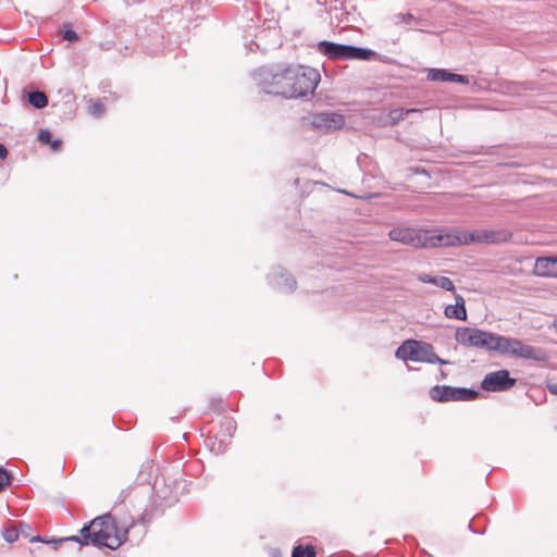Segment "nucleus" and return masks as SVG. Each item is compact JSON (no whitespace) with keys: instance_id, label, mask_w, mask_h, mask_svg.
Here are the masks:
<instances>
[{"instance_id":"nucleus-1","label":"nucleus","mask_w":557,"mask_h":557,"mask_svg":"<svg viewBox=\"0 0 557 557\" xmlns=\"http://www.w3.org/2000/svg\"><path fill=\"white\" fill-rule=\"evenodd\" d=\"M455 339L462 346L484 349L488 352L495 351L499 355H510L516 358L546 361V351L536 346L524 344L521 339L504 336L497 333L484 331L476 327H458Z\"/></svg>"},{"instance_id":"nucleus-2","label":"nucleus","mask_w":557,"mask_h":557,"mask_svg":"<svg viewBox=\"0 0 557 557\" xmlns=\"http://www.w3.org/2000/svg\"><path fill=\"white\" fill-rule=\"evenodd\" d=\"M286 91L282 92L283 98H301L313 94L321 76L318 70L304 66L287 64Z\"/></svg>"},{"instance_id":"nucleus-3","label":"nucleus","mask_w":557,"mask_h":557,"mask_svg":"<svg viewBox=\"0 0 557 557\" xmlns=\"http://www.w3.org/2000/svg\"><path fill=\"white\" fill-rule=\"evenodd\" d=\"M511 232L507 230H475L444 233V247L469 245L472 243L502 244L511 239Z\"/></svg>"},{"instance_id":"nucleus-4","label":"nucleus","mask_w":557,"mask_h":557,"mask_svg":"<svg viewBox=\"0 0 557 557\" xmlns=\"http://www.w3.org/2000/svg\"><path fill=\"white\" fill-rule=\"evenodd\" d=\"M286 72V63L263 65L253 73V79L264 94L282 97V92L286 91L287 86Z\"/></svg>"},{"instance_id":"nucleus-5","label":"nucleus","mask_w":557,"mask_h":557,"mask_svg":"<svg viewBox=\"0 0 557 557\" xmlns=\"http://www.w3.org/2000/svg\"><path fill=\"white\" fill-rule=\"evenodd\" d=\"M391 240L409 245L414 248L444 247V233L433 234L426 230L411 227H394L388 232Z\"/></svg>"},{"instance_id":"nucleus-6","label":"nucleus","mask_w":557,"mask_h":557,"mask_svg":"<svg viewBox=\"0 0 557 557\" xmlns=\"http://www.w3.org/2000/svg\"><path fill=\"white\" fill-rule=\"evenodd\" d=\"M395 356L398 359L411 360L414 362H425L431 364L450 363V361L444 360L435 354L432 344L417 339H406L403 342V344L396 349Z\"/></svg>"},{"instance_id":"nucleus-7","label":"nucleus","mask_w":557,"mask_h":557,"mask_svg":"<svg viewBox=\"0 0 557 557\" xmlns=\"http://www.w3.org/2000/svg\"><path fill=\"white\" fill-rule=\"evenodd\" d=\"M107 517H96L88 523H85L83 528L79 530V535H73L67 537H61L58 541L53 540V543H62L66 541H73L78 543L81 546L84 545H92L95 547H102L106 544V540L108 535L106 534L104 522Z\"/></svg>"},{"instance_id":"nucleus-8","label":"nucleus","mask_w":557,"mask_h":557,"mask_svg":"<svg viewBox=\"0 0 557 557\" xmlns=\"http://www.w3.org/2000/svg\"><path fill=\"white\" fill-rule=\"evenodd\" d=\"M345 120L342 114L334 112H322L308 114L300 120V126L304 129H315L321 133H327L333 129H339L344 126Z\"/></svg>"},{"instance_id":"nucleus-9","label":"nucleus","mask_w":557,"mask_h":557,"mask_svg":"<svg viewBox=\"0 0 557 557\" xmlns=\"http://www.w3.org/2000/svg\"><path fill=\"white\" fill-rule=\"evenodd\" d=\"M479 391L468 387H454L449 385H434L429 396L436 403L470 401L479 397Z\"/></svg>"},{"instance_id":"nucleus-10","label":"nucleus","mask_w":557,"mask_h":557,"mask_svg":"<svg viewBox=\"0 0 557 557\" xmlns=\"http://www.w3.org/2000/svg\"><path fill=\"white\" fill-rule=\"evenodd\" d=\"M101 517H107L103 522L106 527H108V529L104 530L108 539L102 547L114 550L127 540L128 530L134 525V521H132L129 525H125V523L120 524L111 515H102Z\"/></svg>"},{"instance_id":"nucleus-11","label":"nucleus","mask_w":557,"mask_h":557,"mask_svg":"<svg viewBox=\"0 0 557 557\" xmlns=\"http://www.w3.org/2000/svg\"><path fill=\"white\" fill-rule=\"evenodd\" d=\"M517 383L515 377L506 369L497 370L485 374L480 387L485 392H507Z\"/></svg>"},{"instance_id":"nucleus-12","label":"nucleus","mask_w":557,"mask_h":557,"mask_svg":"<svg viewBox=\"0 0 557 557\" xmlns=\"http://www.w3.org/2000/svg\"><path fill=\"white\" fill-rule=\"evenodd\" d=\"M269 284L281 293H293L296 289L297 282L292 274L283 268L277 267L268 275Z\"/></svg>"},{"instance_id":"nucleus-13","label":"nucleus","mask_w":557,"mask_h":557,"mask_svg":"<svg viewBox=\"0 0 557 557\" xmlns=\"http://www.w3.org/2000/svg\"><path fill=\"white\" fill-rule=\"evenodd\" d=\"M317 51L333 61L347 60L346 44L321 40L317 45Z\"/></svg>"},{"instance_id":"nucleus-14","label":"nucleus","mask_w":557,"mask_h":557,"mask_svg":"<svg viewBox=\"0 0 557 557\" xmlns=\"http://www.w3.org/2000/svg\"><path fill=\"white\" fill-rule=\"evenodd\" d=\"M534 274L557 277V257H539L534 264Z\"/></svg>"},{"instance_id":"nucleus-15","label":"nucleus","mask_w":557,"mask_h":557,"mask_svg":"<svg viewBox=\"0 0 557 557\" xmlns=\"http://www.w3.org/2000/svg\"><path fill=\"white\" fill-rule=\"evenodd\" d=\"M376 55L377 53L370 48L347 45V60L371 61Z\"/></svg>"},{"instance_id":"nucleus-16","label":"nucleus","mask_w":557,"mask_h":557,"mask_svg":"<svg viewBox=\"0 0 557 557\" xmlns=\"http://www.w3.org/2000/svg\"><path fill=\"white\" fill-rule=\"evenodd\" d=\"M444 314L448 319H456L459 321H466L468 318L466 305H462L461 302L446 306Z\"/></svg>"},{"instance_id":"nucleus-17","label":"nucleus","mask_w":557,"mask_h":557,"mask_svg":"<svg viewBox=\"0 0 557 557\" xmlns=\"http://www.w3.org/2000/svg\"><path fill=\"white\" fill-rule=\"evenodd\" d=\"M422 111L420 109L410 108V109H404V108H394L388 112V119L392 125L398 124L400 121H403L406 116H409L411 114H418Z\"/></svg>"},{"instance_id":"nucleus-18","label":"nucleus","mask_w":557,"mask_h":557,"mask_svg":"<svg viewBox=\"0 0 557 557\" xmlns=\"http://www.w3.org/2000/svg\"><path fill=\"white\" fill-rule=\"evenodd\" d=\"M27 101L35 109H44L49 102L47 95L39 90L27 92Z\"/></svg>"},{"instance_id":"nucleus-19","label":"nucleus","mask_w":557,"mask_h":557,"mask_svg":"<svg viewBox=\"0 0 557 557\" xmlns=\"http://www.w3.org/2000/svg\"><path fill=\"white\" fill-rule=\"evenodd\" d=\"M38 140L41 144L49 145L53 151H60L62 148V140L59 138L52 139V134L49 129H40Z\"/></svg>"},{"instance_id":"nucleus-20","label":"nucleus","mask_w":557,"mask_h":557,"mask_svg":"<svg viewBox=\"0 0 557 557\" xmlns=\"http://www.w3.org/2000/svg\"><path fill=\"white\" fill-rule=\"evenodd\" d=\"M317 552L313 545H296L292 550V557H315Z\"/></svg>"},{"instance_id":"nucleus-21","label":"nucleus","mask_w":557,"mask_h":557,"mask_svg":"<svg viewBox=\"0 0 557 557\" xmlns=\"http://www.w3.org/2000/svg\"><path fill=\"white\" fill-rule=\"evenodd\" d=\"M449 71L445 69H430L428 79L432 82H448Z\"/></svg>"},{"instance_id":"nucleus-22","label":"nucleus","mask_w":557,"mask_h":557,"mask_svg":"<svg viewBox=\"0 0 557 557\" xmlns=\"http://www.w3.org/2000/svg\"><path fill=\"white\" fill-rule=\"evenodd\" d=\"M61 37L63 40L70 42H76L79 40L78 34L75 30H73L69 24L63 25V29L61 30Z\"/></svg>"},{"instance_id":"nucleus-23","label":"nucleus","mask_w":557,"mask_h":557,"mask_svg":"<svg viewBox=\"0 0 557 557\" xmlns=\"http://www.w3.org/2000/svg\"><path fill=\"white\" fill-rule=\"evenodd\" d=\"M433 285L438 286L448 292L455 290V285L453 281L446 276H435Z\"/></svg>"},{"instance_id":"nucleus-24","label":"nucleus","mask_w":557,"mask_h":557,"mask_svg":"<svg viewBox=\"0 0 557 557\" xmlns=\"http://www.w3.org/2000/svg\"><path fill=\"white\" fill-rule=\"evenodd\" d=\"M104 112H106V107H104V104L101 101L96 100V101H92L90 103V106H89V113L92 116L99 119V117H101L104 114Z\"/></svg>"},{"instance_id":"nucleus-25","label":"nucleus","mask_w":557,"mask_h":557,"mask_svg":"<svg viewBox=\"0 0 557 557\" xmlns=\"http://www.w3.org/2000/svg\"><path fill=\"white\" fill-rule=\"evenodd\" d=\"M2 534L7 542L13 543L14 541H16L18 539L20 531L15 527L10 525V527L4 528Z\"/></svg>"},{"instance_id":"nucleus-26","label":"nucleus","mask_w":557,"mask_h":557,"mask_svg":"<svg viewBox=\"0 0 557 557\" xmlns=\"http://www.w3.org/2000/svg\"><path fill=\"white\" fill-rule=\"evenodd\" d=\"M11 479V473L3 467H0V492H2L5 486L10 484Z\"/></svg>"},{"instance_id":"nucleus-27","label":"nucleus","mask_w":557,"mask_h":557,"mask_svg":"<svg viewBox=\"0 0 557 557\" xmlns=\"http://www.w3.org/2000/svg\"><path fill=\"white\" fill-rule=\"evenodd\" d=\"M221 426L225 429V431L227 432V434L230 436L233 435V432L236 429L235 421L232 418H227V417L222 419Z\"/></svg>"},{"instance_id":"nucleus-28","label":"nucleus","mask_w":557,"mask_h":557,"mask_svg":"<svg viewBox=\"0 0 557 557\" xmlns=\"http://www.w3.org/2000/svg\"><path fill=\"white\" fill-rule=\"evenodd\" d=\"M448 82L459 83V84H468L469 83V78L466 75H461V74H456V73L449 72Z\"/></svg>"},{"instance_id":"nucleus-29","label":"nucleus","mask_w":557,"mask_h":557,"mask_svg":"<svg viewBox=\"0 0 557 557\" xmlns=\"http://www.w3.org/2000/svg\"><path fill=\"white\" fill-rule=\"evenodd\" d=\"M395 23H409L411 21H416L414 16L411 13H398L394 16Z\"/></svg>"},{"instance_id":"nucleus-30","label":"nucleus","mask_w":557,"mask_h":557,"mask_svg":"<svg viewBox=\"0 0 557 557\" xmlns=\"http://www.w3.org/2000/svg\"><path fill=\"white\" fill-rule=\"evenodd\" d=\"M409 172H411L412 174H421V175H424L426 176L428 178H430V174L429 172L424 169V168H420V166H410L408 169Z\"/></svg>"},{"instance_id":"nucleus-31","label":"nucleus","mask_w":557,"mask_h":557,"mask_svg":"<svg viewBox=\"0 0 557 557\" xmlns=\"http://www.w3.org/2000/svg\"><path fill=\"white\" fill-rule=\"evenodd\" d=\"M434 278H435V276H432V275H430V274H425V273L420 274V275L418 276V280H419L420 282H422V283H429V284H434Z\"/></svg>"},{"instance_id":"nucleus-32","label":"nucleus","mask_w":557,"mask_h":557,"mask_svg":"<svg viewBox=\"0 0 557 557\" xmlns=\"http://www.w3.org/2000/svg\"><path fill=\"white\" fill-rule=\"evenodd\" d=\"M30 530L29 524L21 522L18 531L24 534V536L28 535V531Z\"/></svg>"},{"instance_id":"nucleus-33","label":"nucleus","mask_w":557,"mask_h":557,"mask_svg":"<svg viewBox=\"0 0 557 557\" xmlns=\"http://www.w3.org/2000/svg\"><path fill=\"white\" fill-rule=\"evenodd\" d=\"M8 156V149L7 147L0 143V160L5 159Z\"/></svg>"},{"instance_id":"nucleus-34","label":"nucleus","mask_w":557,"mask_h":557,"mask_svg":"<svg viewBox=\"0 0 557 557\" xmlns=\"http://www.w3.org/2000/svg\"><path fill=\"white\" fill-rule=\"evenodd\" d=\"M500 165H504V166H507V168H520L521 163L516 162V161H511V162L500 163Z\"/></svg>"},{"instance_id":"nucleus-35","label":"nucleus","mask_w":557,"mask_h":557,"mask_svg":"<svg viewBox=\"0 0 557 557\" xmlns=\"http://www.w3.org/2000/svg\"><path fill=\"white\" fill-rule=\"evenodd\" d=\"M547 388H548V391H549L553 395H557V384H556V383H548V384H547Z\"/></svg>"},{"instance_id":"nucleus-36","label":"nucleus","mask_w":557,"mask_h":557,"mask_svg":"<svg viewBox=\"0 0 557 557\" xmlns=\"http://www.w3.org/2000/svg\"><path fill=\"white\" fill-rule=\"evenodd\" d=\"M453 293H454V297H455L456 304L461 302L462 305H466V301H465V299H463V297L461 295L455 293V290Z\"/></svg>"},{"instance_id":"nucleus-37","label":"nucleus","mask_w":557,"mask_h":557,"mask_svg":"<svg viewBox=\"0 0 557 557\" xmlns=\"http://www.w3.org/2000/svg\"><path fill=\"white\" fill-rule=\"evenodd\" d=\"M520 85L522 86L523 90H532L533 89V87L531 86V83H523Z\"/></svg>"},{"instance_id":"nucleus-38","label":"nucleus","mask_w":557,"mask_h":557,"mask_svg":"<svg viewBox=\"0 0 557 557\" xmlns=\"http://www.w3.org/2000/svg\"><path fill=\"white\" fill-rule=\"evenodd\" d=\"M30 542H45V540L40 535H36L30 539Z\"/></svg>"},{"instance_id":"nucleus-39","label":"nucleus","mask_w":557,"mask_h":557,"mask_svg":"<svg viewBox=\"0 0 557 557\" xmlns=\"http://www.w3.org/2000/svg\"><path fill=\"white\" fill-rule=\"evenodd\" d=\"M440 376H441V380H445L447 377V374L444 370H440Z\"/></svg>"},{"instance_id":"nucleus-40","label":"nucleus","mask_w":557,"mask_h":557,"mask_svg":"<svg viewBox=\"0 0 557 557\" xmlns=\"http://www.w3.org/2000/svg\"><path fill=\"white\" fill-rule=\"evenodd\" d=\"M469 529L472 530L473 532H475V530L472 529V523L471 522L469 523ZM476 533H481V532L476 531Z\"/></svg>"},{"instance_id":"nucleus-41","label":"nucleus","mask_w":557,"mask_h":557,"mask_svg":"<svg viewBox=\"0 0 557 557\" xmlns=\"http://www.w3.org/2000/svg\"><path fill=\"white\" fill-rule=\"evenodd\" d=\"M554 325H555V329H556V331H557V320L555 321V324H554Z\"/></svg>"}]
</instances>
